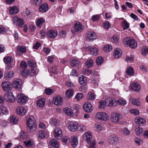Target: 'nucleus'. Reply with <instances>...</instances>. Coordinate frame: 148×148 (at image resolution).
<instances>
[{"instance_id": "f257e3e1", "label": "nucleus", "mask_w": 148, "mask_h": 148, "mask_svg": "<svg viewBox=\"0 0 148 148\" xmlns=\"http://www.w3.org/2000/svg\"><path fill=\"white\" fill-rule=\"evenodd\" d=\"M123 42L126 47L129 46L131 48L135 49L137 47V42L132 38H127L124 39Z\"/></svg>"}, {"instance_id": "f03ea898", "label": "nucleus", "mask_w": 148, "mask_h": 148, "mask_svg": "<svg viewBox=\"0 0 148 148\" xmlns=\"http://www.w3.org/2000/svg\"><path fill=\"white\" fill-rule=\"evenodd\" d=\"M95 117L98 120L103 121H107L109 119L108 115L106 113L103 112H97L96 114Z\"/></svg>"}, {"instance_id": "7ed1b4c3", "label": "nucleus", "mask_w": 148, "mask_h": 148, "mask_svg": "<svg viewBox=\"0 0 148 148\" xmlns=\"http://www.w3.org/2000/svg\"><path fill=\"white\" fill-rule=\"evenodd\" d=\"M12 21L14 25L18 26L19 27H21L24 24L25 22L23 19L19 18L17 16L13 17L12 18Z\"/></svg>"}, {"instance_id": "20e7f679", "label": "nucleus", "mask_w": 148, "mask_h": 148, "mask_svg": "<svg viewBox=\"0 0 148 148\" xmlns=\"http://www.w3.org/2000/svg\"><path fill=\"white\" fill-rule=\"evenodd\" d=\"M122 118V116L121 114L116 112H114L111 114L110 120L113 122L116 123L119 122Z\"/></svg>"}, {"instance_id": "39448f33", "label": "nucleus", "mask_w": 148, "mask_h": 148, "mask_svg": "<svg viewBox=\"0 0 148 148\" xmlns=\"http://www.w3.org/2000/svg\"><path fill=\"white\" fill-rule=\"evenodd\" d=\"M17 101L21 105L25 104L28 100L27 97L23 94L17 95Z\"/></svg>"}, {"instance_id": "423d86ee", "label": "nucleus", "mask_w": 148, "mask_h": 148, "mask_svg": "<svg viewBox=\"0 0 148 148\" xmlns=\"http://www.w3.org/2000/svg\"><path fill=\"white\" fill-rule=\"evenodd\" d=\"M1 86L3 90L5 92L10 91L12 88V84L9 82L4 81L3 82Z\"/></svg>"}, {"instance_id": "0eeeda50", "label": "nucleus", "mask_w": 148, "mask_h": 148, "mask_svg": "<svg viewBox=\"0 0 148 148\" xmlns=\"http://www.w3.org/2000/svg\"><path fill=\"white\" fill-rule=\"evenodd\" d=\"M49 135L48 131L45 130H40L37 132L36 134V135L38 138H40L42 139L47 138Z\"/></svg>"}, {"instance_id": "6e6552de", "label": "nucleus", "mask_w": 148, "mask_h": 148, "mask_svg": "<svg viewBox=\"0 0 148 148\" xmlns=\"http://www.w3.org/2000/svg\"><path fill=\"white\" fill-rule=\"evenodd\" d=\"M5 100L9 102H13L15 100V97L12 92L6 93L4 95Z\"/></svg>"}, {"instance_id": "1a4fd4ad", "label": "nucleus", "mask_w": 148, "mask_h": 148, "mask_svg": "<svg viewBox=\"0 0 148 148\" xmlns=\"http://www.w3.org/2000/svg\"><path fill=\"white\" fill-rule=\"evenodd\" d=\"M119 139L118 137L112 135L109 136L108 139V142L111 145L116 146L119 142Z\"/></svg>"}, {"instance_id": "9d476101", "label": "nucleus", "mask_w": 148, "mask_h": 148, "mask_svg": "<svg viewBox=\"0 0 148 148\" xmlns=\"http://www.w3.org/2000/svg\"><path fill=\"white\" fill-rule=\"evenodd\" d=\"M106 103V106H110V107L115 106L116 105V102L115 99L108 97L106 98L105 100Z\"/></svg>"}, {"instance_id": "9b49d317", "label": "nucleus", "mask_w": 148, "mask_h": 148, "mask_svg": "<svg viewBox=\"0 0 148 148\" xmlns=\"http://www.w3.org/2000/svg\"><path fill=\"white\" fill-rule=\"evenodd\" d=\"M68 128L71 131H75L77 129L78 125L77 123L74 121H69L68 123Z\"/></svg>"}, {"instance_id": "f8f14e48", "label": "nucleus", "mask_w": 148, "mask_h": 148, "mask_svg": "<svg viewBox=\"0 0 148 148\" xmlns=\"http://www.w3.org/2000/svg\"><path fill=\"white\" fill-rule=\"evenodd\" d=\"M86 37L88 40L92 41L96 39L97 35L94 32L89 31L87 32Z\"/></svg>"}, {"instance_id": "ddd939ff", "label": "nucleus", "mask_w": 148, "mask_h": 148, "mask_svg": "<svg viewBox=\"0 0 148 148\" xmlns=\"http://www.w3.org/2000/svg\"><path fill=\"white\" fill-rule=\"evenodd\" d=\"M62 98L60 96H55L53 99V103L57 106H60L62 103Z\"/></svg>"}, {"instance_id": "4468645a", "label": "nucleus", "mask_w": 148, "mask_h": 148, "mask_svg": "<svg viewBox=\"0 0 148 148\" xmlns=\"http://www.w3.org/2000/svg\"><path fill=\"white\" fill-rule=\"evenodd\" d=\"M53 133L55 137L57 139L62 136V130L59 127H56L53 130Z\"/></svg>"}, {"instance_id": "2eb2a0df", "label": "nucleus", "mask_w": 148, "mask_h": 148, "mask_svg": "<svg viewBox=\"0 0 148 148\" xmlns=\"http://www.w3.org/2000/svg\"><path fill=\"white\" fill-rule=\"evenodd\" d=\"M84 139L86 141L87 143H89L90 141H91L92 138V133L89 132H86L83 135Z\"/></svg>"}, {"instance_id": "dca6fc26", "label": "nucleus", "mask_w": 148, "mask_h": 148, "mask_svg": "<svg viewBox=\"0 0 148 148\" xmlns=\"http://www.w3.org/2000/svg\"><path fill=\"white\" fill-rule=\"evenodd\" d=\"M17 113L21 116L25 115L27 113V111L25 108L22 106L18 107L16 110Z\"/></svg>"}, {"instance_id": "f3484780", "label": "nucleus", "mask_w": 148, "mask_h": 148, "mask_svg": "<svg viewBox=\"0 0 148 148\" xmlns=\"http://www.w3.org/2000/svg\"><path fill=\"white\" fill-rule=\"evenodd\" d=\"M83 108L84 111L87 113L91 112L92 110V104L88 102H86L84 104Z\"/></svg>"}, {"instance_id": "a211bd4d", "label": "nucleus", "mask_w": 148, "mask_h": 148, "mask_svg": "<svg viewBox=\"0 0 148 148\" xmlns=\"http://www.w3.org/2000/svg\"><path fill=\"white\" fill-rule=\"evenodd\" d=\"M73 27L75 31L77 32H81L84 29L83 26L79 22L75 23Z\"/></svg>"}, {"instance_id": "6ab92c4d", "label": "nucleus", "mask_w": 148, "mask_h": 148, "mask_svg": "<svg viewBox=\"0 0 148 148\" xmlns=\"http://www.w3.org/2000/svg\"><path fill=\"white\" fill-rule=\"evenodd\" d=\"M49 145L51 148H58L59 147V144L55 139H53L50 140Z\"/></svg>"}, {"instance_id": "aec40b11", "label": "nucleus", "mask_w": 148, "mask_h": 148, "mask_svg": "<svg viewBox=\"0 0 148 148\" xmlns=\"http://www.w3.org/2000/svg\"><path fill=\"white\" fill-rule=\"evenodd\" d=\"M71 145L73 147H75L78 145V142L77 137L76 136H73L71 137Z\"/></svg>"}, {"instance_id": "412c9836", "label": "nucleus", "mask_w": 148, "mask_h": 148, "mask_svg": "<svg viewBox=\"0 0 148 148\" xmlns=\"http://www.w3.org/2000/svg\"><path fill=\"white\" fill-rule=\"evenodd\" d=\"M21 81L20 79H17L12 83V87L17 89H19L21 87Z\"/></svg>"}, {"instance_id": "4be33fe9", "label": "nucleus", "mask_w": 148, "mask_h": 148, "mask_svg": "<svg viewBox=\"0 0 148 148\" xmlns=\"http://www.w3.org/2000/svg\"><path fill=\"white\" fill-rule=\"evenodd\" d=\"M135 121L136 124L142 126L144 125L146 123L145 119L140 117H136L135 119Z\"/></svg>"}, {"instance_id": "5701e85b", "label": "nucleus", "mask_w": 148, "mask_h": 148, "mask_svg": "<svg viewBox=\"0 0 148 148\" xmlns=\"http://www.w3.org/2000/svg\"><path fill=\"white\" fill-rule=\"evenodd\" d=\"M130 87L131 89L136 92L139 91L140 89V85L137 82H135L132 84L130 85Z\"/></svg>"}, {"instance_id": "b1692460", "label": "nucleus", "mask_w": 148, "mask_h": 148, "mask_svg": "<svg viewBox=\"0 0 148 148\" xmlns=\"http://www.w3.org/2000/svg\"><path fill=\"white\" fill-rule=\"evenodd\" d=\"M27 130L29 132H33L36 129L37 125L36 123L28 124L27 125Z\"/></svg>"}, {"instance_id": "393cba45", "label": "nucleus", "mask_w": 148, "mask_h": 148, "mask_svg": "<svg viewBox=\"0 0 148 148\" xmlns=\"http://www.w3.org/2000/svg\"><path fill=\"white\" fill-rule=\"evenodd\" d=\"M47 35L49 38H54L57 36L58 33L56 31L52 29L48 31Z\"/></svg>"}, {"instance_id": "a878e982", "label": "nucleus", "mask_w": 148, "mask_h": 148, "mask_svg": "<svg viewBox=\"0 0 148 148\" xmlns=\"http://www.w3.org/2000/svg\"><path fill=\"white\" fill-rule=\"evenodd\" d=\"M48 6L47 4L44 3L40 7L39 10L41 12L45 13L48 10Z\"/></svg>"}, {"instance_id": "bb28decb", "label": "nucleus", "mask_w": 148, "mask_h": 148, "mask_svg": "<svg viewBox=\"0 0 148 148\" xmlns=\"http://www.w3.org/2000/svg\"><path fill=\"white\" fill-rule=\"evenodd\" d=\"M19 10L18 7L16 5L10 7L9 8V11L11 14H14L18 13Z\"/></svg>"}, {"instance_id": "cd10ccee", "label": "nucleus", "mask_w": 148, "mask_h": 148, "mask_svg": "<svg viewBox=\"0 0 148 148\" xmlns=\"http://www.w3.org/2000/svg\"><path fill=\"white\" fill-rule=\"evenodd\" d=\"M49 123L51 125L53 126H56L59 124V121L57 119L53 118L49 120Z\"/></svg>"}, {"instance_id": "c85d7f7f", "label": "nucleus", "mask_w": 148, "mask_h": 148, "mask_svg": "<svg viewBox=\"0 0 148 148\" xmlns=\"http://www.w3.org/2000/svg\"><path fill=\"white\" fill-rule=\"evenodd\" d=\"M122 54V51L119 49H114V57L116 58H118L120 57Z\"/></svg>"}, {"instance_id": "c756f323", "label": "nucleus", "mask_w": 148, "mask_h": 148, "mask_svg": "<svg viewBox=\"0 0 148 148\" xmlns=\"http://www.w3.org/2000/svg\"><path fill=\"white\" fill-rule=\"evenodd\" d=\"M45 99L44 98H41L37 102V105L40 108L43 107L45 103Z\"/></svg>"}, {"instance_id": "7c9ffc66", "label": "nucleus", "mask_w": 148, "mask_h": 148, "mask_svg": "<svg viewBox=\"0 0 148 148\" xmlns=\"http://www.w3.org/2000/svg\"><path fill=\"white\" fill-rule=\"evenodd\" d=\"M45 20L43 17L38 18L36 22V25L38 27H40L42 24L45 22Z\"/></svg>"}, {"instance_id": "2f4dec72", "label": "nucleus", "mask_w": 148, "mask_h": 148, "mask_svg": "<svg viewBox=\"0 0 148 148\" xmlns=\"http://www.w3.org/2000/svg\"><path fill=\"white\" fill-rule=\"evenodd\" d=\"M136 134L137 136H141L142 135L143 130L142 128L138 126H136L135 127V130Z\"/></svg>"}, {"instance_id": "473e14b6", "label": "nucleus", "mask_w": 148, "mask_h": 148, "mask_svg": "<svg viewBox=\"0 0 148 148\" xmlns=\"http://www.w3.org/2000/svg\"><path fill=\"white\" fill-rule=\"evenodd\" d=\"M14 75V72L12 71H10L4 74V77L6 79H9L12 78Z\"/></svg>"}, {"instance_id": "72a5a7b5", "label": "nucleus", "mask_w": 148, "mask_h": 148, "mask_svg": "<svg viewBox=\"0 0 148 148\" xmlns=\"http://www.w3.org/2000/svg\"><path fill=\"white\" fill-rule=\"evenodd\" d=\"M73 90L72 89H69L67 90L65 92L66 97L69 98L71 97L73 95Z\"/></svg>"}, {"instance_id": "f704fd0d", "label": "nucleus", "mask_w": 148, "mask_h": 148, "mask_svg": "<svg viewBox=\"0 0 148 148\" xmlns=\"http://www.w3.org/2000/svg\"><path fill=\"white\" fill-rule=\"evenodd\" d=\"M10 122L13 124H16L18 121V119L16 117V116L14 115H11L10 116Z\"/></svg>"}, {"instance_id": "c9c22d12", "label": "nucleus", "mask_w": 148, "mask_h": 148, "mask_svg": "<svg viewBox=\"0 0 148 148\" xmlns=\"http://www.w3.org/2000/svg\"><path fill=\"white\" fill-rule=\"evenodd\" d=\"M79 82L80 84L83 86H85L86 84V78L83 75H82L79 78Z\"/></svg>"}, {"instance_id": "e433bc0d", "label": "nucleus", "mask_w": 148, "mask_h": 148, "mask_svg": "<svg viewBox=\"0 0 148 148\" xmlns=\"http://www.w3.org/2000/svg\"><path fill=\"white\" fill-rule=\"evenodd\" d=\"M36 123L34 118L32 116H30L27 120L26 125Z\"/></svg>"}, {"instance_id": "4c0bfd02", "label": "nucleus", "mask_w": 148, "mask_h": 148, "mask_svg": "<svg viewBox=\"0 0 148 148\" xmlns=\"http://www.w3.org/2000/svg\"><path fill=\"white\" fill-rule=\"evenodd\" d=\"M27 132L24 131H21L19 134V138L23 139H26L27 137Z\"/></svg>"}, {"instance_id": "58836bf2", "label": "nucleus", "mask_w": 148, "mask_h": 148, "mask_svg": "<svg viewBox=\"0 0 148 148\" xmlns=\"http://www.w3.org/2000/svg\"><path fill=\"white\" fill-rule=\"evenodd\" d=\"M17 51L18 52L24 53L26 51V49L25 46H18L17 47Z\"/></svg>"}, {"instance_id": "ea45409f", "label": "nucleus", "mask_w": 148, "mask_h": 148, "mask_svg": "<svg viewBox=\"0 0 148 148\" xmlns=\"http://www.w3.org/2000/svg\"><path fill=\"white\" fill-rule=\"evenodd\" d=\"M63 111L67 115L72 116H73V113L71 110L68 108H66L63 109Z\"/></svg>"}, {"instance_id": "a19ab883", "label": "nucleus", "mask_w": 148, "mask_h": 148, "mask_svg": "<svg viewBox=\"0 0 148 148\" xmlns=\"http://www.w3.org/2000/svg\"><path fill=\"white\" fill-rule=\"evenodd\" d=\"M87 98L88 100H94L95 98V96L94 93L90 92L87 94Z\"/></svg>"}, {"instance_id": "79ce46f5", "label": "nucleus", "mask_w": 148, "mask_h": 148, "mask_svg": "<svg viewBox=\"0 0 148 148\" xmlns=\"http://www.w3.org/2000/svg\"><path fill=\"white\" fill-rule=\"evenodd\" d=\"M71 66L73 67L79 64L80 63V62L76 59H71Z\"/></svg>"}, {"instance_id": "37998d69", "label": "nucleus", "mask_w": 148, "mask_h": 148, "mask_svg": "<svg viewBox=\"0 0 148 148\" xmlns=\"http://www.w3.org/2000/svg\"><path fill=\"white\" fill-rule=\"evenodd\" d=\"M141 52L143 55H145L148 54V47L146 46H143L141 48Z\"/></svg>"}, {"instance_id": "c03bdc74", "label": "nucleus", "mask_w": 148, "mask_h": 148, "mask_svg": "<svg viewBox=\"0 0 148 148\" xmlns=\"http://www.w3.org/2000/svg\"><path fill=\"white\" fill-rule=\"evenodd\" d=\"M12 60V58L10 56L5 57L3 59L4 63L6 64H10Z\"/></svg>"}, {"instance_id": "a18cd8bd", "label": "nucleus", "mask_w": 148, "mask_h": 148, "mask_svg": "<svg viewBox=\"0 0 148 148\" xmlns=\"http://www.w3.org/2000/svg\"><path fill=\"white\" fill-rule=\"evenodd\" d=\"M93 61L91 59H90L86 61L85 63L86 66L88 68H90L93 65Z\"/></svg>"}, {"instance_id": "49530a36", "label": "nucleus", "mask_w": 148, "mask_h": 148, "mask_svg": "<svg viewBox=\"0 0 148 148\" xmlns=\"http://www.w3.org/2000/svg\"><path fill=\"white\" fill-rule=\"evenodd\" d=\"M32 2L33 4L37 6H38L42 3V0H32Z\"/></svg>"}, {"instance_id": "de8ad7c7", "label": "nucleus", "mask_w": 148, "mask_h": 148, "mask_svg": "<svg viewBox=\"0 0 148 148\" xmlns=\"http://www.w3.org/2000/svg\"><path fill=\"white\" fill-rule=\"evenodd\" d=\"M112 50V46L109 45H106L104 46L103 47L104 51L106 52H108L111 51Z\"/></svg>"}, {"instance_id": "09e8293b", "label": "nucleus", "mask_w": 148, "mask_h": 148, "mask_svg": "<svg viewBox=\"0 0 148 148\" xmlns=\"http://www.w3.org/2000/svg\"><path fill=\"white\" fill-rule=\"evenodd\" d=\"M92 73L91 69H87L85 70H83L82 71V74L85 75H89Z\"/></svg>"}, {"instance_id": "8fccbe9b", "label": "nucleus", "mask_w": 148, "mask_h": 148, "mask_svg": "<svg viewBox=\"0 0 148 148\" xmlns=\"http://www.w3.org/2000/svg\"><path fill=\"white\" fill-rule=\"evenodd\" d=\"M121 24L122 27L124 29H127L129 27V24L126 21H123L122 22Z\"/></svg>"}, {"instance_id": "3c124183", "label": "nucleus", "mask_w": 148, "mask_h": 148, "mask_svg": "<svg viewBox=\"0 0 148 148\" xmlns=\"http://www.w3.org/2000/svg\"><path fill=\"white\" fill-rule=\"evenodd\" d=\"M98 49L96 47L92 48L90 50V53L91 54L96 56L98 55Z\"/></svg>"}, {"instance_id": "603ef678", "label": "nucleus", "mask_w": 148, "mask_h": 148, "mask_svg": "<svg viewBox=\"0 0 148 148\" xmlns=\"http://www.w3.org/2000/svg\"><path fill=\"white\" fill-rule=\"evenodd\" d=\"M95 130L97 131H100L103 129V127L99 123H96L95 124L94 126Z\"/></svg>"}, {"instance_id": "864d4df0", "label": "nucleus", "mask_w": 148, "mask_h": 148, "mask_svg": "<svg viewBox=\"0 0 148 148\" xmlns=\"http://www.w3.org/2000/svg\"><path fill=\"white\" fill-rule=\"evenodd\" d=\"M116 102V104L117 103L119 105L122 106H124L126 104V102L125 100L121 99L117 100Z\"/></svg>"}, {"instance_id": "5fc2aeb1", "label": "nucleus", "mask_w": 148, "mask_h": 148, "mask_svg": "<svg viewBox=\"0 0 148 148\" xmlns=\"http://www.w3.org/2000/svg\"><path fill=\"white\" fill-rule=\"evenodd\" d=\"M103 59L101 57H98L96 59V62L97 65H100L103 62Z\"/></svg>"}, {"instance_id": "6e6d98bb", "label": "nucleus", "mask_w": 148, "mask_h": 148, "mask_svg": "<svg viewBox=\"0 0 148 148\" xmlns=\"http://www.w3.org/2000/svg\"><path fill=\"white\" fill-rule=\"evenodd\" d=\"M126 72L127 73L130 75H133L134 73L133 69L130 66L127 68Z\"/></svg>"}, {"instance_id": "4d7b16f0", "label": "nucleus", "mask_w": 148, "mask_h": 148, "mask_svg": "<svg viewBox=\"0 0 148 148\" xmlns=\"http://www.w3.org/2000/svg\"><path fill=\"white\" fill-rule=\"evenodd\" d=\"M29 75L31 76H33L36 74V70L35 69L32 68L30 70L28 71Z\"/></svg>"}, {"instance_id": "13d9d810", "label": "nucleus", "mask_w": 148, "mask_h": 148, "mask_svg": "<svg viewBox=\"0 0 148 148\" xmlns=\"http://www.w3.org/2000/svg\"><path fill=\"white\" fill-rule=\"evenodd\" d=\"M45 93L47 95H50L53 92V90L50 88H47L45 90Z\"/></svg>"}, {"instance_id": "bf43d9fd", "label": "nucleus", "mask_w": 148, "mask_h": 148, "mask_svg": "<svg viewBox=\"0 0 148 148\" xmlns=\"http://www.w3.org/2000/svg\"><path fill=\"white\" fill-rule=\"evenodd\" d=\"M99 105L98 107L99 108H104L106 106V103L105 101H101L99 102Z\"/></svg>"}, {"instance_id": "052dcab7", "label": "nucleus", "mask_w": 148, "mask_h": 148, "mask_svg": "<svg viewBox=\"0 0 148 148\" xmlns=\"http://www.w3.org/2000/svg\"><path fill=\"white\" fill-rule=\"evenodd\" d=\"M89 145V148H96V141L94 140L92 142L90 141L89 143H87Z\"/></svg>"}, {"instance_id": "680f3d73", "label": "nucleus", "mask_w": 148, "mask_h": 148, "mask_svg": "<svg viewBox=\"0 0 148 148\" xmlns=\"http://www.w3.org/2000/svg\"><path fill=\"white\" fill-rule=\"evenodd\" d=\"M84 97V95L82 93H78L75 96V98L77 101L80 100Z\"/></svg>"}, {"instance_id": "e2e57ef3", "label": "nucleus", "mask_w": 148, "mask_h": 148, "mask_svg": "<svg viewBox=\"0 0 148 148\" xmlns=\"http://www.w3.org/2000/svg\"><path fill=\"white\" fill-rule=\"evenodd\" d=\"M24 143L26 147H31L32 145V142L31 140H29L27 141H24Z\"/></svg>"}, {"instance_id": "0e129e2a", "label": "nucleus", "mask_w": 148, "mask_h": 148, "mask_svg": "<svg viewBox=\"0 0 148 148\" xmlns=\"http://www.w3.org/2000/svg\"><path fill=\"white\" fill-rule=\"evenodd\" d=\"M132 103L133 105L136 106H138L140 105V102L138 99H133Z\"/></svg>"}, {"instance_id": "69168bd1", "label": "nucleus", "mask_w": 148, "mask_h": 148, "mask_svg": "<svg viewBox=\"0 0 148 148\" xmlns=\"http://www.w3.org/2000/svg\"><path fill=\"white\" fill-rule=\"evenodd\" d=\"M122 132L125 135H128L130 133V131L126 127H125L123 129Z\"/></svg>"}, {"instance_id": "338daca9", "label": "nucleus", "mask_w": 148, "mask_h": 148, "mask_svg": "<svg viewBox=\"0 0 148 148\" xmlns=\"http://www.w3.org/2000/svg\"><path fill=\"white\" fill-rule=\"evenodd\" d=\"M2 114H8V109L5 107H3L1 108Z\"/></svg>"}, {"instance_id": "774afa93", "label": "nucleus", "mask_w": 148, "mask_h": 148, "mask_svg": "<svg viewBox=\"0 0 148 148\" xmlns=\"http://www.w3.org/2000/svg\"><path fill=\"white\" fill-rule=\"evenodd\" d=\"M7 31V29L4 26H0V34H3Z\"/></svg>"}]
</instances>
